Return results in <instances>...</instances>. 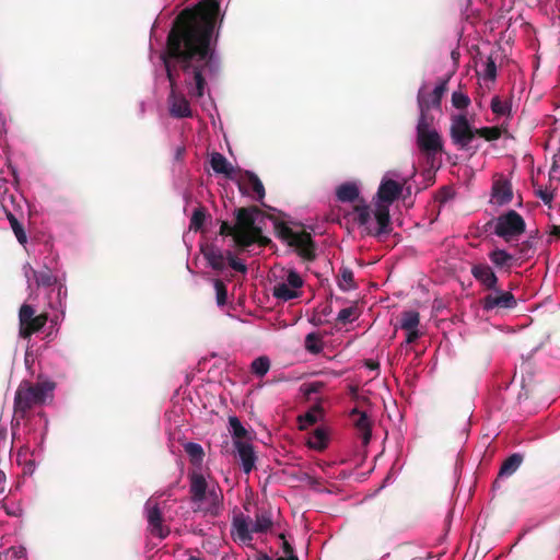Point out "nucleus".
<instances>
[{"mask_svg":"<svg viewBox=\"0 0 560 560\" xmlns=\"http://www.w3.org/2000/svg\"><path fill=\"white\" fill-rule=\"evenodd\" d=\"M219 12L217 0H202L194 8L184 9L167 34L161 60L170 82L167 101L172 117L192 116L188 100L177 92L178 69L185 74L188 95L195 98L205 95L207 75L219 71L218 34L214 36Z\"/></svg>","mask_w":560,"mask_h":560,"instance_id":"obj_1","label":"nucleus"},{"mask_svg":"<svg viewBox=\"0 0 560 560\" xmlns=\"http://www.w3.org/2000/svg\"><path fill=\"white\" fill-rule=\"evenodd\" d=\"M401 191L402 185L396 180H383L378 187L377 197L382 202H385L386 205L378 203L373 211L377 226H371L372 211L370 207L364 203L354 206V221L360 226H363L369 235L381 236L383 234H388L392 231L388 205L393 203L400 196Z\"/></svg>","mask_w":560,"mask_h":560,"instance_id":"obj_2","label":"nucleus"},{"mask_svg":"<svg viewBox=\"0 0 560 560\" xmlns=\"http://www.w3.org/2000/svg\"><path fill=\"white\" fill-rule=\"evenodd\" d=\"M264 212L257 206L242 207L234 211L236 225V247L244 250L257 243L267 246L271 241L262 235V229L256 224L258 215Z\"/></svg>","mask_w":560,"mask_h":560,"instance_id":"obj_3","label":"nucleus"},{"mask_svg":"<svg viewBox=\"0 0 560 560\" xmlns=\"http://www.w3.org/2000/svg\"><path fill=\"white\" fill-rule=\"evenodd\" d=\"M191 503L206 514H220L223 502L222 490L218 486H209L202 474L192 471L188 475Z\"/></svg>","mask_w":560,"mask_h":560,"instance_id":"obj_4","label":"nucleus"},{"mask_svg":"<svg viewBox=\"0 0 560 560\" xmlns=\"http://www.w3.org/2000/svg\"><path fill=\"white\" fill-rule=\"evenodd\" d=\"M54 389L48 383L32 384L22 382L14 395V419L24 420L31 411L45 402L47 394Z\"/></svg>","mask_w":560,"mask_h":560,"instance_id":"obj_5","label":"nucleus"},{"mask_svg":"<svg viewBox=\"0 0 560 560\" xmlns=\"http://www.w3.org/2000/svg\"><path fill=\"white\" fill-rule=\"evenodd\" d=\"M276 234L279 238L287 242L291 247H295L298 254L307 261L316 258V245L311 233L306 231L294 232L284 222L275 223Z\"/></svg>","mask_w":560,"mask_h":560,"instance_id":"obj_6","label":"nucleus"},{"mask_svg":"<svg viewBox=\"0 0 560 560\" xmlns=\"http://www.w3.org/2000/svg\"><path fill=\"white\" fill-rule=\"evenodd\" d=\"M492 224L494 225V234L508 243L517 240L526 229L523 217L515 210H509L495 220L489 221L487 226Z\"/></svg>","mask_w":560,"mask_h":560,"instance_id":"obj_7","label":"nucleus"},{"mask_svg":"<svg viewBox=\"0 0 560 560\" xmlns=\"http://www.w3.org/2000/svg\"><path fill=\"white\" fill-rule=\"evenodd\" d=\"M35 308L30 304H23L19 311V336L23 339H30L31 336L38 332L47 323L48 315L42 313L35 314Z\"/></svg>","mask_w":560,"mask_h":560,"instance_id":"obj_8","label":"nucleus"},{"mask_svg":"<svg viewBox=\"0 0 560 560\" xmlns=\"http://www.w3.org/2000/svg\"><path fill=\"white\" fill-rule=\"evenodd\" d=\"M476 128H472L465 114L451 117L450 137L454 145L460 150H468L470 142L475 139Z\"/></svg>","mask_w":560,"mask_h":560,"instance_id":"obj_9","label":"nucleus"},{"mask_svg":"<svg viewBox=\"0 0 560 560\" xmlns=\"http://www.w3.org/2000/svg\"><path fill=\"white\" fill-rule=\"evenodd\" d=\"M304 280L293 269L289 270L285 279L278 281L272 288V296L279 301L288 302L302 296Z\"/></svg>","mask_w":560,"mask_h":560,"instance_id":"obj_10","label":"nucleus"},{"mask_svg":"<svg viewBox=\"0 0 560 560\" xmlns=\"http://www.w3.org/2000/svg\"><path fill=\"white\" fill-rule=\"evenodd\" d=\"M144 512L148 522L147 530L150 535L161 540L165 539L170 535L171 529L164 524L163 512L160 504L149 499L144 504Z\"/></svg>","mask_w":560,"mask_h":560,"instance_id":"obj_11","label":"nucleus"},{"mask_svg":"<svg viewBox=\"0 0 560 560\" xmlns=\"http://www.w3.org/2000/svg\"><path fill=\"white\" fill-rule=\"evenodd\" d=\"M416 143L420 152L425 155L428 162L443 151V140L436 129L418 131L416 135Z\"/></svg>","mask_w":560,"mask_h":560,"instance_id":"obj_12","label":"nucleus"},{"mask_svg":"<svg viewBox=\"0 0 560 560\" xmlns=\"http://www.w3.org/2000/svg\"><path fill=\"white\" fill-rule=\"evenodd\" d=\"M240 173L241 175L235 182L241 194L252 197L265 206L262 199L266 196V190L259 177L252 171H240Z\"/></svg>","mask_w":560,"mask_h":560,"instance_id":"obj_13","label":"nucleus"},{"mask_svg":"<svg viewBox=\"0 0 560 560\" xmlns=\"http://www.w3.org/2000/svg\"><path fill=\"white\" fill-rule=\"evenodd\" d=\"M492 293L487 294L480 301L483 311H493L500 308L512 310L516 307L517 302L515 296L510 291H502L497 287Z\"/></svg>","mask_w":560,"mask_h":560,"instance_id":"obj_14","label":"nucleus"},{"mask_svg":"<svg viewBox=\"0 0 560 560\" xmlns=\"http://www.w3.org/2000/svg\"><path fill=\"white\" fill-rule=\"evenodd\" d=\"M470 272L476 281L479 282L486 290H497L499 278L489 265L475 264L471 266Z\"/></svg>","mask_w":560,"mask_h":560,"instance_id":"obj_15","label":"nucleus"},{"mask_svg":"<svg viewBox=\"0 0 560 560\" xmlns=\"http://www.w3.org/2000/svg\"><path fill=\"white\" fill-rule=\"evenodd\" d=\"M418 108H419V118L417 122V132L418 131H428L434 130L433 127V116L429 114L430 106L427 103V97L424 95L423 89H420L417 96Z\"/></svg>","mask_w":560,"mask_h":560,"instance_id":"obj_16","label":"nucleus"},{"mask_svg":"<svg viewBox=\"0 0 560 560\" xmlns=\"http://www.w3.org/2000/svg\"><path fill=\"white\" fill-rule=\"evenodd\" d=\"M234 447L240 457L243 471L248 475L255 468L257 459L253 445L246 441H237Z\"/></svg>","mask_w":560,"mask_h":560,"instance_id":"obj_17","label":"nucleus"},{"mask_svg":"<svg viewBox=\"0 0 560 560\" xmlns=\"http://www.w3.org/2000/svg\"><path fill=\"white\" fill-rule=\"evenodd\" d=\"M492 201L498 206L509 203L513 198L512 185L509 180L500 178L492 185Z\"/></svg>","mask_w":560,"mask_h":560,"instance_id":"obj_18","label":"nucleus"},{"mask_svg":"<svg viewBox=\"0 0 560 560\" xmlns=\"http://www.w3.org/2000/svg\"><path fill=\"white\" fill-rule=\"evenodd\" d=\"M210 164L214 173L223 174L226 178L234 182L237 179L235 176V168L223 154L213 152L210 158Z\"/></svg>","mask_w":560,"mask_h":560,"instance_id":"obj_19","label":"nucleus"},{"mask_svg":"<svg viewBox=\"0 0 560 560\" xmlns=\"http://www.w3.org/2000/svg\"><path fill=\"white\" fill-rule=\"evenodd\" d=\"M350 415L351 417H358L354 420V425L359 431L363 443L368 444L372 436V427L368 415L363 411H360L358 408L352 409Z\"/></svg>","mask_w":560,"mask_h":560,"instance_id":"obj_20","label":"nucleus"},{"mask_svg":"<svg viewBox=\"0 0 560 560\" xmlns=\"http://www.w3.org/2000/svg\"><path fill=\"white\" fill-rule=\"evenodd\" d=\"M203 256L212 269L222 271L225 268L226 255L215 246H209L202 250Z\"/></svg>","mask_w":560,"mask_h":560,"instance_id":"obj_21","label":"nucleus"},{"mask_svg":"<svg viewBox=\"0 0 560 560\" xmlns=\"http://www.w3.org/2000/svg\"><path fill=\"white\" fill-rule=\"evenodd\" d=\"M490 261L499 269H511L514 256L504 249L495 248L488 254Z\"/></svg>","mask_w":560,"mask_h":560,"instance_id":"obj_22","label":"nucleus"},{"mask_svg":"<svg viewBox=\"0 0 560 560\" xmlns=\"http://www.w3.org/2000/svg\"><path fill=\"white\" fill-rule=\"evenodd\" d=\"M523 463V455L520 453H514L510 455L502 464L499 475V478L510 477L512 476Z\"/></svg>","mask_w":560,"mask_h":560,"instance_id":"obj_23","label":"nucleus"},{"mask_svg":"<svg viewBox=\"0 0 560 560\" xmlns=\"http://www.w3.org/2000/svg\"><path fill=\"white\" fill-rule=\"evenodd\" d=\"M336 195L341 202H352L359 198V188L353 183H345L337 188Z\"/></svg>","mask_w":560,"mask_h":560,"instance_id":"obj_24","label":"nucleus"},{"mask_svg":"<svg viewBox=\"0 0 560 560\" xmlns=\"http://www.w3.org/2000/svg\"><path fill=\"white\" fill-rule=\"evenodd\" d=\"M447 83H448V79H443L435 86V89L432 91V93H429V94L424 93V95L427 97V103L429 104L430 109L431 108H440L442 97L447 90Z\"/></svg>","mask_w":560,"mask_h":560,"instance_id":"obj_25","label":"nucleus"},{"mask_svg":"<svg viewBox=\"0 0 560 560\" xmlns=\"http://www.w3.org/2000/svg\"><path fill=\"white\" fill-rule=\"evenodd\" d=\"M229 424L231 428V433L233 438V445H236L237 441H246L248 442L249 432L244 428L240 419L235 416L229 418Z\"/></svg>","mask_w":560,"mask_h":560,"instance_id":"obj_26","label":"nucleus"},{"mask_svg":"<svg viewBox=\"0 0 560 560\" xmlns=\"http://www.w3.org/2000/svg\"><path fill=\"white\" fill-rule=\"evenodd\" d=\"M328 444V436L323 428H317L313 431L307 440V446L316 451H324Z\"/></svg>","mask_w":560,"mask_h":560,"instance_id":"obj_27","label":"nucleus"},{"mask_svg":"<svg viewBox=\"0 0 560 560\" xmlns=\"http://www.w3.org/2000/svg\"><path fill=\"white\" fill-rule=\"evenodd\" d=\"M233 527L235 528L237 538L241 541L247 542L253 539L252 529L248 528L247 520L244 515L241 514L234 517Z\"/></svg>","mask_w":560,"mask_h":560,"instance_id":"obj_28","label":"nucleus"},{"mask_svg":"<svg viewBox=\"0 0 560 560\" xmlns=\"http://www.w3.org/2000/svg\"><path fill=\"white\" fill-rule=\"evenodd\" d=\"M272 526V521L270 513L267 511H261L256 513L255 523L252 527L253 533H266Z\"/></svg>","mask_w":560,"mask_h":560,"instance_id":"obj_29","label":"nucleus"},{"mask_svg":"<svg viewBox=\"0 0 560 560\" xmlns=\"http://www.w3.org/2000/svg\"><path fill=\"white\" fill-rule=\"evenodd\" d=\"M420 324V315L416 311H406L401 313L400 327L404 330L418 328Z\"/></svg>","mask_w":560,"mask_h":560,"instance_id":"obj_30","label":"nucleus"},{"mask_svg":"<svg viewBox=\"0 0 560 560\" xmlns=\"http://www.w3.org/2000/svg\"><path fill=\"white\" fill-rule=\"evenodd\" d=\"M33 276L35 278L36 284L38 287H51L57 282L56 276L52 275L49 268H45L44 270L36 271L32 270Z\"/></svg>","mask_w":560,"mask_h":560,"instance_id":"obj_31","label":"nucleus"},{"mask_svg":"<svg viewBox=\"0 0 560 560\" xmlns=\"http://www.w3.org/2000/svg\"><path fill=\"white\" fill-rule=\"evenodd\" d=\"M184 448H185V452L187 453V455L189 456L190 462L194 465L201 464L203 456H205V452L200 444L189 442V443L185 444Z\"/></svg>","mask_w":560,"mask_h":560,"instance_id":"obj_32","label":"nucleus"},{"mask_svg":"<svg viewBox=\"0 0 560 560\" xmlns=\"http://www.w3.org/2000/svg\"><path fill=\"white\" fill-rule=\"evenodd\" d=\"M7 218L10 222L11 229L13 230L14 235L16 236V240L19 241V243L22 245L25 244L27 242V236H26L23 225L20 223V221L16 219V217L10 211L7 212Z\"/></svg>","mask_w":560,"mask_h":560,"instance_id":"obj_33","label":"nucleus"},{"mask_svg":"<svg viewBox=\"0 0 560 560\" xmlns=\"http://www.w3.org/2000/svg\"><path fill=\"white\" fill-rule=\"evenodd\" d=\"M304 347L310 353H320L323 351V342L319 335L316 332H310L308 335H306Z\"/></svg>","mask_w":560,"mask_h":560,"instance_id":"obj_34","label":"nucleus"},{"mask_svg":"<svg viewBox=\"0 0 560 560\" xmlns=\"http://www.w3.org/2000/svg\"><path fill=\"white\" fill-rule=\"evenodd\" d=\"M475 132L476 136L483 138L486 141H495L502 135V130L498 126L476 128Z\"/></svg>","mask_w":560,"mask_h":560,"instance_id":"obj_35","label":"nucleus"},{"mask_svg":"<svg viewBox=\"0 0 560 560\" xmlns=\"http://www.w3.org/2000/svg\"><path fill=\"white\" fill-rule=\"evenodd\" d=\"M250 369L255 375L262 377L270 369V360L265 355L259 357L252 362Z\"/></svg>","mask_w":560,"mask_h":560,"instance_id":"obj_36","label":"nucleus"},{"mask_svg":"<svg viewBox=\"0 0 560 560\" xmlns=\"http://www.w3.org/2000/svg\"><path fill=\"white\" fill-rule=\"evenodd\" d=\"M339 288L342 290V291H348L350 289H353L355 285H354V278H353V272L351 269L349 268H342L340 270V276H339Z\"/></svg>","mask_w":560,"mask_h":560,"instance_id":"obj_37","label":"nucleus"},{"mask_svg":"<svg viewBox=\"0 0 560 560\" xmlns=\"http://www.w3.org/2000/svg\"><path fill=\"white\" fill-rule=\"evenodd\" d=\"M452 105L457 109H466L470 105L469 96L460 88L452 93Z\"/></svg>","mask_w":560,"mask_h":560,"instance_id":"obj_38","label":"nucleus"},{"mask_svg":"<svg viewBox=\"0 0 560 560\" xmlns=\"http://www.w3.org/2000/svg\"><path fill=\"white\" fill-rule=\"evenodd\" d=\"M206 221V209L203 207H199L194 210V213L190 219V229L198 231L200 230Z\"/></svg>","mask_w":560,"mask_h":560,"instance_id":"obj_39","label":"nucleus"},{"mask_svg":"<svg viewBox=\"0 0 560 560\" xmlns=\"http://www.w3.org/2000/svg\"><path fill=\"white\" fill-rule=\"evenodd\" d=\"M214 289H215L218 305H220V306L225 305L226 300H228L226 285L224 284V282L222 280L215 279L214 280Z\"/></svg>","mask_w":560,"mask_h":560,"instance_id":"obj_40","label":"nucleus"},{"mask_svg":"<svg viewBox=\"0 0 560 560\" xmlns=\"http://www.w3.org/2000/svg\"><path fill=\"white\" fill-rule=\"evenodd\" d=\"M515 249L520 255V258L528 259L534 254L533 241L527 240L515 245Z\"/></svg>","mask_w":560,"mask_h":560,"instance_id":"obj_41","label":"nucleus"},{"mask_svg":"<svg viewBox=\"0 0 560 560\" xmlns=\"http://www.w3.org/2000/svg\"><path fill=\"white\" fill-rule=\"evenodd\" d=\"M491 110L495 115L504 116L510 113V106L506 103H503L499 96H494L491 100Z\"/></svg>","mask_w":560,"mask_h":560,"instance_id":"obj_42","label":"nucleus"},{"mask_svg":"<svg viewBox=\"0 0 560 560\" xmlns=\"http://www.w3.org/2000/svg\"><path fill=\"white\" fill-rule=\"evenodd\" d=\"M226 260H228L230 267L232 269H234L235 271H238L242 273L247 272L246 265L244 262H242L241 260H238L237 258H235L234 255L232 254V252L226 253Z\"/></svg>","mask_w":560,"mask_h":560,"instance_id":"obj_43","label":"nucleus"},{"mask_svg":"<svg viewBox=\"0 0 560 560\" xmlns=\"http://www.w3.org/2000/svg\"><path fill=\"white\" fill-rule=\"evenodd\" d=\"M219 234L222 236H232L234 244L236 245V225L230 224L228 221H222L220 225Z\"/></svg>","mask_w":560,"mask_h":560,"instance_id":"obj_44","label":"nucleus"},{"mask_svg":"<svg viewBox=\"0 0 560 560\" xmlns=\"http://www.w3.org/2000/svg\"><path fill=\"white\" fill-rule=\"evenodd\" d=\"M280 538L283 540L282 541V550L285 556L280 557L277 560H299L298 556L294 555L293 547L284 539L283 534L280 535Z\"/></svg>","mask_w":560,"mask_h":560,"instance_id":"obj_45","label":"nucleus"},{"mask_svg":"<svg viewBox=\"0 0 560 560\" xmlns=\"http://www.w3.org/2000/svg\"><path fill=\"white\" fill-rule=\"evenodd\" d=\"M355 308L354 307H346L342 308L337 316V320L347 324L352 320V316L354 315Z\"/></svg>","mask_w":560,"mask_h":560,"instance_id":"obj_46","label":"nucleus"},{"mask_svg":"<svg viewBox=\"0 0 560 560\" xmlns=\"http://www.w3.org/2000/svg\"><path fill=\"white\" fill-rule=\"evenodd\" d=\"M485 77L489 80H494L497 77V66L491 57L486 62Z\"/></svg>","mask_w":560,"mask_h":560,"instance_id":"obj_47","label":"nucleus"},{"mask_svg":"<svg viewBox=\"0 0 560 560\" xmlns=\"http://www.w3.org/2000/svg\"><path fill=\"white\" fill-rule=\"evenodd\" d=\"M305 394L307 395H311V394H316V393H319L323 387H324V383L323 382H312V383H308L305 385Z\"/></svg>","mask_w":560,"mask_h":560,"instance_id":"obj_48","label":"nucleus"},{"mask_svg":"<svg viewBox=\"0 0 560 560\" xmlns=\"http://www.w3.org/2000/svg\"><path fill=\"white\" fill-rule=\"evenodd\" d=\"M300 421H301V423L305 421L308 425L316 423L317 422L316 410L306 412L303 417H300Z\"/></svg>","mask_w":560,"mask_h":560,"instance_id":"obj_49","label":"nucleus"},{"mask_svg":"<svg viewBox=\"0 0 560 560\" xmlns=\"http://www.w3.org/2000/svg\"><path fill=\"white\" fill-rule=\"evenodd\" d=\"M406 331H407L406 343H413L421 336L418 328H415L411 330H406Z\"/></svg>","mask_w":560,"mask_h":560,"instance_id":"obj_50","label":"nucleus"},{"mask_svg":"<svg viewBox=\"0 0 560 560\" xmlns=\"http://www.w3.org/2000/svg\"><path fill=\"white\" fill-rule=\"evenodd\" d=\"M537 196L546 203V205H549L551 201H552V194L547 191V190H542V189H539L537 191Z\"/></svg>","mask_w":560,"mask_h":560,"instance_id":"obj_51","label":"nucleus"},{"mask_svg":"<svg viewBox=\"0 0 560 560\" xmlns=\"http://www.w3.org/2000/svg\"><path fill=\"white\" fill-rule=\"evenodd\" d=\"M550 234L556 236L557 238H560V225L553 224L551 226Z\"/></svg>","mask_w":560,"mask_h":560,"instance_id":"obj_52","label":"nucleus"},{"mask_svg":"<svg viewBox=\"0 0 560 560\" xmlns=\"http://www.w3.org/2000/svg\"><path fill=\"white\" fill-rule=\"evenodd\" d=\"M5 475L0 470V494L4 492Z\"/></svg>","mask_w":560,"mask_h":560,"instance_id":"obj_53","label":"nucleus"},{"mask_svg":"<svg viewBox=\"0 0 560 560\" xmlns=\"http://www.w3.org/2000/svg\"><path fill=\"white\" fill-rule=\"evenodd\" d=\"M365 365L371 370H377L380 368V364L373 360H368Z\"/></svg>","mask_w":560,"mask_h":560,"instance_id":"obj_54","label":"nucleus"},{"mask_svg":"<svg viewBox=\"0 0 560 560\" xmlns=\"http://www.w3.org/2000/svg\"><path fill=\"white\" fill-rule=\"evenodd\" d=\"M256 560H272V558H271V557H269V556H268V555H266V553H260V555L256 558Z\"/></svg>","mask_w":560,"mask_h":560,"instance_id":"obj_55","label":"nucleus"},{"mask_svg":"<svg viewBox=\"0 0 560 560\" xmlns=\"http://www.w3.org/2000/svg\"><path fill=\"white\" fill-rule=\"evenodd\" d=\"M451 56H452V59H453V60L457 61V60H458V58H459V52H458V51H456V50H453V51H452V54H451Z\"/></svg>","mask_w":560,"mask_h":560,"instance_id":"obj_56","label":"nucleus"},{"mask_svg":"<svg viewBox=\"0 0 560 560\" xmlns=\"http://www.w3.org/2000/svg\"><path fill=\"white\" fill-rule=\"evenodd\" d=\"M330 312H331V307H330V306H326V307L323 310V314H324V315H328V314H330Z\"/></svg>","mask_w":560,"mask_h":560,"instance_id":"obj_57","label":"nucleus"},{"mask_svg":"<svg viewBox=\"0 0 560 560\" xmlns=\"http://www.w3.org/2000/svg\"><path fill=\"white\" fill-rule=\"evenodd\" d=\"M188 560H201V559H200V558H198V557H195V556H190V557L188 558Z\"/></svg>","mask_w":560,"mask_h":560,"instance_id":"obj_58","label":"nucleus"}]
</instances>
